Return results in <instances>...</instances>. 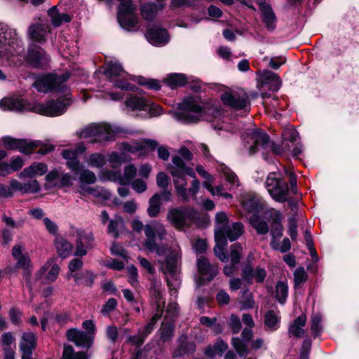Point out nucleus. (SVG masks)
<instances>
[{
  "label": "nucleus",
  "mask_w": 359,
  "mask_h": 359,
  "mask_svg": "<svg viewBox=\"0 0 359 359\" xmlns=\"http://www.w3.org/2000/svg\"><path fill=\"white\" fill-rule=\"evenodd\" d=\"M144 233L147 239L144 245L149 251H156L158 255H166V259L161 264V270L165 275L167 285L169 287L170 295L175 298L181 285L179 259L180 257L177 248L172 250H167L165 252L158 248L155 237L157 236L162 239L166 233L164 226L157 222H152L144 227Z\"/></svg>",
  "instance_id": "obj_1"
},
{
  "label": "nucleus",
  "mask_w": 359,
  "mask_h": 359,
  "mask_svg": "<svg viewBox=\"0 0 359 359\" xmlns=\"http://www.w3.org/2000/svg\"><path fill=\"white\" fill-rule=\"evenodd\" d=\"M71 102L72 100L69 95L44 104L29 103L22 98L11 97L3 98L0 101V108L4 111H32L41 115L53 117L64 114Z\"/></svg>",
  "instance_id": "obj_2"
},
{
  "label": "nucleus",
  "mask_w": 359,
  "mask_h": 359,
  "mask_svg": "<svg viewBox=\"0 0 359 359\" xmlns=\"http://www.w3.org/2000/svg\"><path fill=\"white\" fill-rule=\"evenodd\" d=\"M215 239L216 245L214 248L215 255L222 261L226 262L228 255L224 252L227 245V238L230 241L237 240L243 233V225L240 222H235L229 225L226 215L218 212L215 217Z\"/></svg>",
  "instance_id": "obj_3"
},
{
  "label": "nucleus",
  "mask_w": 359,
  "mask_h": 359,
  "mask_svg": "<svg viewBox=\"0 0 359 359\" xmlns=\"http://www.w3.org/2000/svg\"><path fill=\"white\" fill-rule=\"evenodd\" d=\"M168 169L173 177L177 195L181 197L183 201H187L189 196L186 187L187 182L185 175H187L195 178V172L192 168L187 167L181 157L177 156L172 158V165H169Z\"/></svg>",
  "instance_id": "obj_4"
},
{
  "label": "nucleus",
  "mask_w": 359,
  "mask_h": 359,
  "mask_svg": "<svg viewBox=\"0 0 359 359\" xmlns=\"http://www.w3.org/2000/svg\"><path fill=\"white\" fill-rule=\"evenodd\" d=\"M70 75L66 72L61 74H47L39 76L33 86L39 92H60L67 89L66 81Z\"/></svg>",
  "instance_id": "obj_5"
},
{
  "label": "nucleus",
  "mask_w": 359,
  "mask_h": 359,
  "mask_svg": "<svg viewBox=\"0 0 359 359\" xmlns=\"http://www.w3.org/2000/svg\"><path fill=\"white\" fill-rule=\"evenodd\" d=\"M203 106L198 97H187L179 104L178 119L191 123L196 122L203 116Z\"/></svg>",
  "instance_id": "obj_6"
},
{
  "label": "nucleus",
  "mask_w": 359,
  "mask_h": 359,
  "mask_svg": "<svg viewBox=\"0 0 359 359\" xmlns=\"http://www.w3.org/2000/svg\"><path fill=\"white\" fill-rule=\"evenodd\" d=\"M126 107L128 112L134 116H157L163 114L162 108L157 104L140 97L131 96L126 100Z\"/></svg>",
  "instance_id": "obj_7"
},
{
  "label": "nucleus",
  "mask_w": 359,
  "mask_h": 359,
  "mask_svg": "<svg viewBox=\"0 0 359 359\" xmlns=\"http://www.w3.org/2000/svg\"><path fill=\"white\" fill-rule=\"evenodd\" d=\"M117 129L108 123H93L79 132L81 138H91L93 142H107L114 139Z\"/></svg>",
  "instance_id": "obj_8"
},
{
  "label": "nucleus",
  "mask_w": 359,
  "mask_h": 359,
  "mask_svg": "<svg viewBox=\"0 0 359 359\" xmlns=\"http://www.w3.org/2000/svg\"><path fill=\"white\" fill-rule=\"evenodd\" d=\"M69 236L75 238L74 255L76 256L83 257L94 247V236L89 231L72 226L69 231Z\"/></svg>",
  "instance_id": "obj_9"
},
{
  "label": "nucleus",
  "mask_w": 359,
  "mask_h": 359,
  "mask_svg": "<svg viewBox=\"0 0 359 359\" xmlns=\"http://www.w3.org/2000/svg\"><path fill=\"white\" fill-rule=\"evenodd\" d=\"M266 188L271 196L276 201L284 202L288 198L289 189L286 182L281 180L279 173L269 174L266 182Z\"/></svg>",
  "instance_id": "obj_10"
},
{
  "label": "nucleus",
  "mask_w": 359,
  "mask_h": 359,
  "mask_svg": "<svg viewBox=\"0 0 359 359\" xmlns=\"http://www.w3.org/2000/svg\"><path fill=\"white\" fill-rule=\"evenodd\" d=\"M12 256L16 261V267L18 269H22L25 271L24 278L26 282V285L29 288V290H32L33 285L30 280V272L32 269V264L30 257L26 251V249L22 245H15L12 249Z\"/></svg>",
  "instance_id": "obj_11"
},
{
  "label": "nucleus",
  "mask_w": 359,
  "mask_h": 359,
  "mask_svg": "<svg viewBox=\"0 0 359 359\" xmlns=\"http://www.w3.org/2000/svg\"><path fill=\"white\" fill-rule=\"evenodd\" d=\"M244 147L250 154L256 153L260 148L265 149L269 145V137L263 131L253 128L246 130L244 135Z\"/></svg>",
  "instance_id": "obj_12"
},
{
  "label": "nucleus",
  "mask_w": 359,
  "mask_h": 359,
  "mask_svg": "<svg viewBox=\"0 0 359 359\" xmlns=\"http://www.w3.org/2000/svg\"><path fill=\"white\" fill-rule=\"evenodd\" d=\"M196 214V211L191 208H174L168 210L167 219L176 229H182L194 219Z\"/></svg>",
  "instance_id": "obj_13"
},
{
  "label": "nucleus",
  "mask_w": 359,
  "mask_h": 359,
  "mask_svg": "<svg viewBox=\"0 0 359 359\" xmlns=\"http://www.w3.org/2000/svg\"><path fill=\"white\" fill-rule=\"evenodd\" d=\"M41 144L39 141L18 139L11 136H4L0 139V145L9 150H18L24 154H29Z\"/></svg>",
  "instance_id": "obj_14"
},
{
  "label": "nucleus",
  "mask_w": 359,
  "mask_h": 359,
  "mask_svg": "<svg viewBox=\"0 0 359 359\" xmlns=\"http://www.w3.org/2000/svg\"><path fill=\"white\" fill-rule=\"evenodd\" d=\"M124 74V71L123 69L121 64L117 61H111L107 62L104 74L106 76L109 77L111 81L114 82V79L116 77L122 76ZM114 86L120 88L121 90H134L135 86L130 83H128L126 81H114Z\"/></svg>",
  "instance_id": "obj_15"
},
{
  "label": "nucleus",
  "mask_w": 359,
  "mask_h": 359,
  "mask_svg": "<svg viewBox=\"0 0 359 359\" xmlns=\"http://www.w3.org/2000/svg\"><path fill=\"white\" fill-rule=\"evenodd\" d=\"M16 32L8 25L0 23V57L11 53L16 42Z\"/></svg>",
  "instance_id": "obj_16"
},
{
  "label": "nucleus",
  "mask_w": 359,
  "mask_h": 359,
  "mask_svg": "<svg viewBox=\"0 0 359 359\" xmlns=\"http://www.w3.org/2000/svg\"><path fill=\"white\" fill-rule=\"evenodd\" d=\"M60 271V266L55 258L48 259L36 273V278H43L46 283H50L56 280Z\"/></svg>",
  "instance_id": "obj_17"
},
{
  "label": "nucleus",
  "mask_w": 359,
  "mask_h": 359,
  "mask_svg": "<svg viewBox=\"0 0 359 359\" xmlns=\"http://www.w3.org/2000/svg\"><path fill=\"white\" fill-rule=\"evenodd\" d=\"M223 103L236 109H245L249 104L248 97L246 93L226 92L222 95Z\"/></svg>",
  "instance_id": "obj_18"
},
{
  "label": "nucleus",
  "mask_w": 359,
  "mask_h": 359,
  "mask_svg": "<svg viewBox=\"0 0 359 359\" xmlns=\"http://www.w3.org/2000/svg\"><path fill=\"white\" fill-rule=\"evenodd\" d=\"M74 177L69 173L57 170H51L46 175L48 187H65L73 184Z\"/></svg>",
  "instance_id": "obj_19"
},
{
  "label": "nucleus",
  "mask_w": 359,
  "mask_h": 359,
  "mask_svg": "<svg viewBox=\"0 0 359 359\" xmlns=\"http://www.w3.org/2000/svg\"><path fill=\"white\" fill-rule=\"evenodd\" d=\"M198 271L199 273L198 285L205 282L211 281L218 273L216 266L211 265L208 260L204 257H200L197 261Z\"/></svg>",
  "instance_id": "obj_20"
},
{
  "label": "nucleus",
  "mask_w": 359,
  "mask_h": 359,
  "mask_svg": "<svg viewBox=\"0 0 359 359\" xmlns=\"http://www.w3.org/2000/svg\"><path fill=\"white\" fill-rule=\"evenodd\" d=\"M257 4L259 6L262 20L265 27L273 31L276 27L277 18L270 4L266 0H257Z\"/></svg>",
  "instance_id": "obj_21"
},
{
  "label": "nucleus",
  "mask_w": 359,
  "mask_h": 359,
  "mask_svg": "<svg viewBox=\"0 0 359 359\" xmlns=\"http://www.w3.org/2000/svg\"><path fill=\"white\" fill-rule=\"evenodd\" d=\"M147 41L152 45L162 46L167 44L170 40L168 31L158 26H152L148 28L146 34Z\"/></svg>",
  "instance_id": "obj_22"
},
{
  "label": "nucleus",
  "mask_w": 359,
  "mask_h": 359,
  "mask_svg": "<svg viewBox=\"0 0 359 359\" xmlns=\"http://www.w3.org/2000/svg\"><path fill=\"white\" fill-rule=\"evenodd\" d=\"M298 138V133L292 128H287L283 132V142L282 147L278 145L272 144L271 146V150L276 154H281L290 151V145L292 146L296 142Z\"/></svg>",
  "instance_id": "obj_23"
},
{
  "label": "nucleus",
  "mask_w": 359,
  "mask_h": 359,
  "mask_svg": "<svg viewBox=\"0 0 359 359\" xmlns=\"http://www.w3.org/2000/svg\"><path fill=\"white\" fill-rule=\"evenodd\" d=\"M86 150V147L83 144H79L75 150L65 149L62 152V155L67 160V166L72 172L77 173L81 170L82 165L77 159V156L82 154Z\"/></svg>",
  "instance_id": "obj_24"
},
{
  "label": "nucleus",
  "mask_w": 359,
  "mask_h": 359,
  "mask_svg": "<svg viewBox=\"0 0 359 359\" xmlns=\"http://www.w3.org/2000/svg\"><path fill=\"white\" fill-rule=\"evenodd\" d=\"M157 146V143L151 140H143L140 142L125 143L123 144V150L125 152L139 153L141 156L152 151Z\"/></svg>",
  "instance_id": "obj_25"
},
{
  "label": "nucleus",
  "mask_w": 359,
  "mask_h": 359,
  "mask_svg": "<svg viewBox=\"0 0 359 359\" xmlns=\"http://www.w3.org/2000/svg\"><path fill=\"white\" fill-rule=\"evenodd\" d=\"M69 341L74 342L76 346L88 348L93 342V337L90 333H86L77 329H70L67 333Z\"/></svg>",
  "instance_id": "obj_26"
},
{
  "label": "nucleus",
  "mask_w": 359,
  "mask_h": 359,
  "mask_svg": "<svg viewBox=\"0 0 359 359\" xmlns=\"http://www.w3.org/2000/svg\"><path fill=\"white\" fill-rule=\"evenodd\" d=\"M252 337V331L250 329L245 328L243 330L241 339L233 338L232 345L240 356H245L249 353L248 343Z\"/></svg>",
  "instance_id": "obj_27"
},
{
  "label": "nucleus",
  "mask_w": 359,
  "mask_h": 359,
  "mask_svg": "<svg viewBox=\"0 0 359 359\" xmlns=\"http://www.w3.org/2000/svg\"><path fill=\"white\" fill-rule=\"evenodd\" d=\"M137 173V169L133 165H126L124 168L123 175L116 174L113 172H107V177L109 180L118 182L121 184H128L135 177Z\"/></svg>",
  "instance_id": "obj_28"
},
{
  "label": "nucleus",
  "mask_w": 359,
  "mask_h": 359,
  "mask_svg": "<svg viewBox=\"0 0 359 359\" xmlns=\"http://www.w3.org/2000/svg\"><path fill=\"white\" fill-rule=\"evenodd\" d=\"M36 345V335L32 332H25L21 338L20 348L22 359H32V351Z\"/></svg>",
  "instance_id": "obj_29"
},
{
  "label": "nucleus",
  "mask_w": 359,
  "mask_h": 359,
  "mask_svg": "<svg viewBox=\"0 0 359 359\" xmlns=\"http://www.w3.org/2000/svg\"><path fill=\"white\" fill-rule=\"evenodd\" d=\"M27 61L35 67H43L48 63L49 59L40 48H29L27 55Z\"/></svg>",
  "instance_id": "obj_30"
},
{
  "label": "nucleus",
  "mask_w": 359,
  "mask_h": 359,
  "mask_svg": "<svg viewBox=\"0 0 359 359\" xmlns=\"http://www.w3.org/2000/svg\"><path fill=\"white\" fill-rule=\"evenodd\" d=\"M47 170L48 167L46 163L35 162L20 172L18 174V177L22 180L26 178L33 179L37 176L43 175L47 172Z\"/></svg>",
  "instance_id": "obj_31"
},
{
  "label": "nucleus",
  "mask_w": 359,
  "mask_h": 359,
  "mask_svg": "<svg viewBox=\"0 0 359 359\" xmlns=\"http://www.w3.org/2000/svg\"><path fill=\"white\" fill-rule=\"evenodd\" d=\"M162 294L158 291L155 294V300L156 304V313L152 316L151 320L144 327L140 330L147 337L154 330L156 323L161 318L164 307V301L161 302Z\"/></svg>",
  "instance_id": "obj_32"
},
{
  "label": "nucleus",
  "mask_w": 359,
  "mask_h": 359,
  "mask_svg": "<svg viewBox=\"0 0 359 359\" xmlns=\"http://www.w3.org/2000/svg\"><path fill=\"white\" fill-rule=\"evenodd\" d=\"M164 6L163 4H144L140 6L141 15L145 20L152 21L156 18L158 13L164 8Z\"/></svg>",
  "instance_id": "obj_33"
},
{
  "label": "nucleus",
  "mask_w": 359,
  "mask_h": 359,
  "mask_svg": "<svg viewBox=\"0 0 359 359\" xmlns=\"http://www.w3.org/2000/svg\"><path fill=\"white\" fill-rule=\"evenodd\" d=\"M54 245L58 256L62 259L69 257L72 252V244L62 236L55 238Z\"/></svg>",
  "instance_id": "obj_34"
},
{
  "label": "nucleus",
  "mask_w": 359,
  "mask_h": 359,
  "mask_svg": "<svg viewBox=\"0 0 359 359\" xmlns=\"http://www.w3.org/2000/svg\"><path fill=\"white\" fill-rule=\"evenodd\" d=\"M48 14L54 27H59L63 23L70 22L72 20V18L67 13L59 12L57 6L50 8Z\"/></svg>",
  "instance_id": "obj_35"
},
{
  "label": "nucleus",
  "mask_w": 359,
  "mask_h": 359,
  "mask_svg": "<svg viewBox=\"0 0 359 359\" xmlns=\"http://www.w3.org/2000/svg\"><path fill=\"white\" fill-rule=\"evenodd\" d=\"M48 33V27L39 23L33 25L29 27V37L36 42H42L46 40V36Z\"/></svg>",
  "instance_id": "obj_36"
},
{
  "label": "nucleus",
  "mask_w": 359,
  "mask_h": 359,
  "mask_svg": "<svg viewBox=\"0 0 359 359\" xmlns=\"http://www.w3.org/2000/svg\"><path fill=\"white\" fill-rule=\"evenodd\" d=\"M306 321V316L305 314L299 316L289 327V334L296 337H302L304 334V327Z\"/></svg>",
  "instance_id": "obj_37"
},
{
  "label": "nucleus",
  "mask_w": 359,
  "mask_h": 359,
  "mask_svg": "<svg viewBox=\"0 0 359 359\" xmlns=\"http://www.w3.org/2000/svg\"><path fill=\"white\" fill-rule=\"evenodd\" d=\"M190 80L183 74L172 73L168 74L165 79L164 82L171 88L182 86Z\"/></svg>",
  "instance_id": "obj_38"
},
{
  "label": "nucleus",
  "mask_w": 359,
  "mask_h": 359,
  "mask_svg": "<svg viewBox=\"0 0 359 359\" xmlns=\"http://www.w3.org/2000/svg\"><path fill=\"white\" fill-rule=\"evenodd\" d=\"M195 351V345L187 340V337L182 336L179 339L178 348L174 352L175 357H180L184 354L192 353Z\"/></svg>",
  "instance_id": "obj_39"
},
{
  "label": "nucleus",
  "mask_w": 359,
  "mask_h": 359,
  "mask_svg": "<svg viewBox=\"0 0 359 359\" xmlns=\"http://www.w3.org/2000/svg\"><path fill=\"white\" fill-rule=\"evenodd\" d=\"M219 171L221 175L228 182L229 184V190H231L238 187V180L234 172H233L228 167L222 165L219 168Z\"/></svg>",
  "instance_id": "obj_40"
},
{
  "label": "nucleus",
  "mask_w": 359,
  "mask_h": 359,
  "mask_svg": "<svg viewBox=\"0 0 359 359\" xmlns=\"http://www.w3.org/2000/svg\"><path fill=\"white\" fill-rule=\"evenodd\" d=\"M280 319V318L277 312L270 310L265 314L264 325L270 330H276L279 327Z\"/></svg>",
  "instance_id": "obj_41"
},
{
  "label": "nucleus",
  "mask_w": 359,
  "mask_h": 359,
  "mask_svg": "<svg viewBox=\"0 0 359 359\" xmlns=\"http://www.w3.org/2000/svg\"><path fill=\"white\" fill-rule=\"evenodd\" d=\"M72 278L74 279L76 284L90 286L94 282L95 275L92 271L86 270L72 274Z\"/></svg>",
  "instance_id": "obj_42"
},
{
  "label": "nucleus",
  "mask_w": 359,
  "mask_h": 359,
  "mask_svg": "<svg viewBox=\"0 0 359 359\" xmlns=\"http://www.w3.org/2000/svg\"><path fill=\"white\" fill-rule=\"evenodd\" d=\"M76 174H79V180L80 183V188L82 191L86 190L85 184H92L96 182V176L95 173L88 169L79 170Z\"/></svg>",
  "instance_id": "obj_43"
},
{
  "label": "nucleus",
  "mask_w": 359,
  "mask_h": 359,
  "mask_svg": "<svg viewBox=\"0 0 359 359\" xmlns=\"http://www.w3.org/2000/svg\"><path fill=\"white\" fill-rule=\"evenodd\" d=\"M228 348V345L222 340H217L212 346H210L205 350V355L209 358H213L217 355H222Z\"/></svg>",
  "instance_id": "obj_44"
},
{
  "label": "nucleus",
  "mask_w": 359,
  "mask_h": 359,
  "mask_svg": "<svg viewBox=\"0 0 359 359\" xmlns=\"http://www.w3.org/2000/svg\"><path fill=\"white\" fill-rule=\"evenodd\" d=\"M264 79L266 84L269 86V89L277 91L281 86V80L275 73L267 71L264 74Z\"/></svg>",
  "instance_id": "obj_45"
},
{
  "label": "nucleus",
  "mask_w": 359,
  "mask_h": 359,
  "mask_svg": "<svg viewBox=\"0 0 359 359\" xmlns=\"http://www.w3.org/2000/svg\"><path fill=\"white\" fill-rule=\"evenodd\" d=\"M212 184V182L205 181L203 184V186L204 188L208 190L212 196H222L226 199L231 198L232 197L230 194L224 191V189L222 185L213 187Z\"/></svg>",
  "instance_id": "obj_46"
},
{
  "label": "nucleus",
  "mask_w": 359,
  "mask_h": 359,
  "mask_svg": "<svg viewBox=\"0 0 359 359\" xmlns=\"http://www.w3.org/2000/svg\"><path fill=\"white\" fill-rule=\"evenodd\" d=\"M242 204L248 211L252 212L259 206V198L252 194H246L242 198Z\"/></svg>",
  "instance_id": "obj_47"
},
{
  "label": "nucleus",
  "mask_w": 359,
  "mask_h": 359,
  "mask_svg": "<svg viewBox=\"0 0 359 359\" xmlns=\"http://www.w3.org/2000/svg\"><path fill=\"white\" fill-rule=\"evenodd\" d=\"M173 320L164 319L161 328V339L163 341L170 340L173 336Z\"/></svg>",
  "instance_id": "obj_48"
},
{
  "label": "nucleus",
  "mask_w": 359,
  "mask_h": 359,
  "mask_svg": "<svg viewBox=\"0 0 359 359\" xmlns=\"http://www.w3.org/2000/svg\"><path fill=\"white\" fill-rule=\"evenodd\" d=\"M288 294V286L285 282L280 281L276 286V297L279 303L283 304Z\"/></svg>",
  "instance_id": "obj_49"
},
{
  "label": "nucleus",
  "mask_w": 359,
  "mask_h": 359,
  "mask_svg": "<svg viewBox=\"0 0 359 359\" xmlns=\"http://www.w3.org/2000/svg\"><path fill=\"white\" fill-rule=\"evenodd\" d=\"M161 205L159 194H154L149 200V206L147 209L149 215L152 217H156L159 213Z\"/></svg>",
  "instance_id": "obj_50"
},
{
  "label": "nucleus",
  "mask_w": 359,
  "mask_h": 359,
  "mask_svg": "<svg viewBox=\"0 0 359 359\" xmlns=\"http://www.w3.org/2000/svg\"><path fill=\"white\" fill-rule=\"evenodd\" d=\"M86 162L89 166L93 168H101L104 165L106 159L103 154L100 153H95L91 154L86 159Z\"/></svg>",
  "instance_id": "obj_51"
},
{
  "label": "nucleus",
  "mask_w": 359,
  "mask_h": 359,
  "mask_svg": "<svg viewBox=\"0 0 359 359\" xmlns=\"http://www.w3.org/2000/svg\"><path fill=\"white\" fill-rule=\"evenodd\" d=\"M61 359H87V356L83 352H75L72 346L67 345L64 347Z\"/></svg>",
  "instance_id": "obj_52"
},
{
  "label": "nucleus",
  "mask_w": 359,
  "mask_h": 359,
  "mask_svg": "<svg viewBox=\"0 0 359 359\" xmlns=\"http://www.w3.org/2000/svg\"><path fill=\"white\" fill-rule=\"evenodd\" d=\"M243 248L240 243H234L230 248V260L233 264H238L242 256Z\"/></svg>",
  "instance_id": "obj_53"
},
{
  "label": "nucleus",
  "mask_w": 359,
  "mask_h": 359,
  "mask_svg": "<svg viewBox=\"0 0 359 359\" xmlns=\"http://www.w3.org/2000/svg\"><path fill=\"white\" fill-rule=\"evenodd\" d=\"M83 191L88 192L90 195L100 198L104 200L108 199L110 197V193L102 187H90L86 188Z\"/></svg>",
  "instance_id": "obj_54"
},
{
  "label": "nucleus",
  "mask_w": 359,
  "mask_h": 359,
  "mask_svg": "<svg viewBox=\"0 0 359 359\" xmlns=\"http://www.w3.org/2000/svg\"><path fill=\"white\" fill-rule=\"evenodd\" d=\"M83 261L79 258L72 259L68 265L69 272L67 274V278L69 280L72 278V274H75L76 273H79L78 271L80 270L83 266Z\"/></svg>",
  "instance_id": "obj_55"
},
{
  "label": "nucleus",
  "mask_w": 359,
  "mask_h": 359,
  "mask_svg": "<svg viewBox=\"0 0 359 359\" xmlns=\"http://www.w3.org/2000/svg\"><path fill=\"white\" fill-rule=\"evenodd\" d=\"M123 222L122 217L119 216L116 217L114 219H111L107 227L108 233L114 238H117L118 236V228L123 224Z\"/></svg>",
  "instance_id": "obj_56"
},
{
  "label": "nucleus",
  "mask_w": 359,
  "mask_h": 359,
  "mask_svg": "<svg viewBox=\"0 0 359 359\" xmlns=\"http://www.w3.org/2000/svg\"><path fill=\"white\" fill-rule=\"evenodd\" d=\"M250 222L258 233L266 234L268 232L269 228L267 224L265 222L260 220L258 217H252L250 219Z\"/></svg>",
  "instance_id": "obj_57"
},
{
  "label": "nucleus",
  "mask_w": 359,
  "mask_h": 359,
  "mask_svg": "<svg viewBox=\"0 0 359 359\" xmlns=\"http://www.w3.org/2000/svg\"><path fill=\"white\" fill-rule=\"evenodd\" d=\"M137 81L140 85L147 86L149 89L157 90L161 88L160 82L158 80L137 77Z\"/></svg>",
  "instance_id": "obj_58"
},
{
  "label": "nucleus",
  "mask_w": 359,
  "mask_h": 359,
  "mask_svg": "<svg viewBox=\"0 0 359 359\" xmlns=\"http://www.w3.org/2000/svg\"><path fill=\"white\" fill-rule=\"evenodd\" d=\"M40 184L36 180H30L23 183V194H35L40 191Z\"/></svg>",
  "instance_id": "obj_59"
},
{
  "label": "nucleus",
  "mask_w": 359,
  "mask_h": 359,
  "mask_svg": "<svg viewBox=\"0 0 359 359\" xmlns=\"http://www.w3.org/2000/svg\"><path fill=\"white\" fill-rule=\"evenodd\" d=\"M271 245L273 249L278 250L281 252H286L289 251L291 248L290 241L287 238H285L282 241L281 245L279 244L278 241H271Z\"/></svg>",
  "instance_id": "obj_60"
},
{
  "label": "nucleus",
  "mask_w": 359,
  "mask_h": 359,
  "mask_svg": "<svg viewBox=\"0 0 359 359\" xmlns=\"http://www.w3.org/2000/svg\"><path fill=\"white\" fill-rule=\"evenodd\" d=\"M321 315L313 314L311 318V331L314 337H317L321 330Z\"/></svg>",
  "instance_id": "obj_61"
},
{
  "label": "nucleus",
  "mask_w": 359,
  "mask_h": 359,
  "mask_svg": "<svg viewBox=\"0 0 359 359\" xmlns=\"http://www.w3.org/2000/svg\"><path fill=\"white\" fill-rule=\"evenodd\" d=\"M146 337L144 332L140 330L136 335L128 337L127 341L139 347L144 343Z\"/></svg>",
  "instance_id": "obj_62"
},
{
  "label": "nucleus",
  "mask_w": 359,
  "mask_h": 359,
  "mask_svg": "<svg viewBox=\"0 0 359 359\" xmlns=\"http://www.w3.org/2000/svg\"><path fill=\"white\" fill-rule=\"evenodd\" d=\"M126 161V158L123 154H118L116 152H112L109 156V162L113 168H116Z\"/></svg>",
  "instance_id": "obj_63"
},
{
  "label": "nucleus",
  "mask_w": 359,
  "mask_h": 359,
  "mask_svg": "<svg viewBox=\"0 0 359 359\" xmlns=\"http://www.w3.org/2000/svg\"><path fill=\"white\" fill-rule=\"evenodd\" d=\"M103 264L104 266L116 271L122 270L125 266V263L121 261H118L114 259H108L104 261Z\"/></svg>",
  "instance_id": "obj_64"
}]
</instances>
